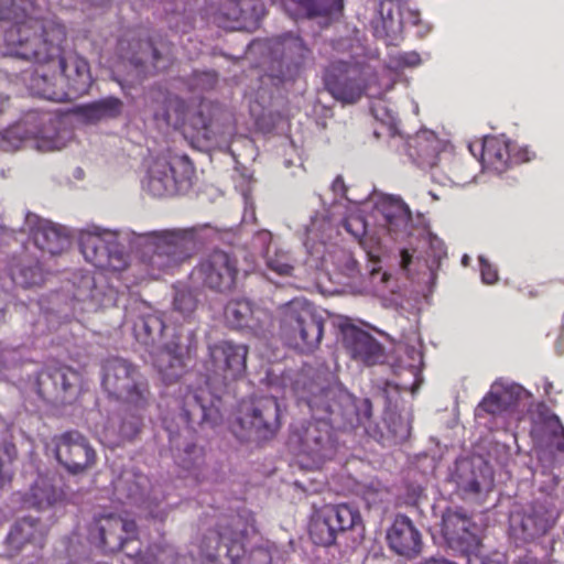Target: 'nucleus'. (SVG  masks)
I'll return each instance as SVG.
<instances>
[{
  "instance_id": "1",
  "label": "nucleus",
  "mask_w": 564,
  "mask_h": 564,
  "mask_svg": "<svg viewBox=\"0 0 564 564\" xmlns=\"http://www.w3.org/2000/svg\"><path fill=\"white\" fill-rule=\"evenodd\" d=\"M293 392L305 403L316 422H311L296 435L299 453L307 456L315 467L335 454L330 427L352 431L370 420L369 400H356L338 384H330L321 376L300 373L293 382Z\"/></svg>"
},
{
  "instance_id": "2",
  "label": "nucleus",
  "mask_w": 564,
  "mask_h": 564,
  "mask_svg": "<svg viewBox=\"0 0 564 564\" xmlns=\"http://www.w3.org/2000/svg\"><path fill=\"white\" fill-rule=\"evenodd\" d=\"M30 0H0V20H14L4 33L8 54L40 65H48L59 82L65 80L68 98L88 93L93 78L85 58L72 54L62 56L65 28L54 21H40L26 17Z\"/></svg>"
},
{
  "instance_id": "3",
  "label": "nucleus",
  "mask_w": 564,
  "mask_h": 564,
  "mask_svg": "<svg viewBox=\"0 0 564 564\" xmlns=\"http://www.w3.org/2000/svg\"><path fill=\"white\" fill-rule=\"evenodd\" d=\"M133 251L150 276L158 279L187 261L196 251L195 232L192 229H164L128 234Z\"/></svg>"
},
{
  "instance_id": "4",
  "label": "nucleus",
  "mask_w": 564,
  "mask_h": 564,
  "mask_svg": "<svg viewBox=\"0 0 564 564\" xmlns=\"http://www.w3.org/2000/svg\"><path fill=\"white\" fill-rule=\"evenodd\" d=\"M72 133L63 121L48 112H30L24 119L8 129L0 139V149L14 151L30 142L39 151L61 150L70 140Z\"/></svg>"
},
{
  "instance_id": "5",
  "label": "nucleus",
  "mask_w": 564,
  "mask_h": 564,
  "mask_svg": "<svg viewBox=\"0 0 564 564\" xmlns=\"http://www.w3.org/2000/svg\"><path fill=\"white\" fill-rule=\"evenodd\" d=\"M281 336L295 348L311 352L323 338L324 322L304 297H295L276 308Z\"/></svg>"
},
{
  "instance_id": "6",
  "label": "nucleus",
  "mask_w": 564,
  "mask_h": 564,
  "mask_svg": "<svg viewBox=\"0 0 564 564\" xmlns=\"http://www.w3.org/2000/svg\"><path fill=\"white\" fill-rule=\"evenodd\" d=\"M131 230L112 231L94 228L82 230L78 236L80 251L87 262L96 268L122 271L129 264L127 247L133 251L132 239H124Z\"/></svg>"
},
{
  "instance_id": "7",
  "label": "nucleus",
  "mask_w": 564,
  "mask_h": 564,
  "mask_svg": "<svg viewBox=\"0 0 564 564\" xmlns=\"http://www.w3.org/2000/svg\"><path fill=\"white\" fill-rule=\"evenodd\" d=\"M195 170L187 155L169 153L154 159L142 182L153 197H170L186 193L193 185Z\"/></svg>"
},
{
  "instance_id": "8",
  "label": "nucleus",
  "mask_w": 564,
  "mask_h": 564,
  "mask_svg": "<svg viewBox=\"0 0 564 564\" xmlns=\"http://www.w3.org/2000/svg\"><path fill=\"white\" fill-rule=\"evenodd\" d=\"M250 50L265 54L271 63V76L282 79L295 78L312 61L311 50L292 33L253 42Z\"/></svg>"
},
{
  "instance_id": "9",
  "label": "nucleus",
  "mask_w": 564,
  "mask_h": 564,
  "mask_svg": "<svg viewBox=\"0 0 564 564\" xmlns=\"http://www.w3.org/2000/svg\"><path fill=\"white\" fill-rule=\"evenodd\" d=\"M101 383L110 397L135 409H144L150 402L147 379L139 368L127 359H108L102 366Z\"/></svg>"
},
{
  "instance_id": "10",
  "label": "nucleus",
  "mask_w": 564,
  "mask_h": 564,
  "mask_svg": "<svg viewBox=\"0 0 564 564\" xmlns=\"http://www.w3.org/2000/svg\"><path fill=\"white\" fill-rule=\"evenodd\" d=\"M247 354L248 349L245 345L227 340L209 346L208 358L204 362L206 384L220 390L229 381L242 376Z\"/></svg>"
},
{
  "instance_id": "11",
  "label": "nucleus",
  "mask_w": 564,
  "mask_h": 564,
  "mask_svg": "<svg viewBox=\"0 0 564 564\" xmlns=\"http://www.w3.org/2000/svg\"><path fill=\"white\" fill-rule=\"evenodd\" d=\"M237 423L243 434L242 437L268 440L272 437L280 426V405L273 397H260L241 402Z\"/></svg>"
},
{
  "instance_id": "12",
  "label": "nucleus",
  "mask_w": 564,
  "mask_h": 564,
  "mask_svg": "<svg viewBox=\"0 0 564 564\" xmlns=\"http://www.w3.org/2000/svg\"><path fill=\"white\" fill-rule=\"evenodd\" d=\"M73 297L82 304L80 310L95 312L101 307H109L117 302V292L107 284L105 276L87 271H78L73 274Z\"/></svg>"
},
{
  "instance_id": "13",
  "label": "nucleus",
  "mask_w": 564,
  "mask_h": 564,
  "mask_svg": "<svg viewBox=\"0 0 564 564\" xmlns=\"http://www.w3.org/2000/svg\"><path fill=\"white\" fill-rule=\"evenodd\" d=\"M220 398L208 389L198 388L187 391L182 401L181 417L191 429L195 426H215L221 422Z\"/></svg>"
},
{
  "instance_id": "14",
  "label": "nucleus",
  "mask_w": 564,
  "mask_h": 564,
  "mask_svg": "<svg viewBox=\"0 0 564 564\" xmlns=\"http://www.w3.org/2000/svg\"><path fill=\"white\" fill-rule=\"evenodd\" d=\"M56 459L70 474H82L96 463V452L79 432H66L55 441Z\"/></svg>"
},
{
  "instance_id": "15",
  "label": "nucleus",
  "mask_w": 564,
  "mask_h": 564,
  "mask_svg": "<svg viewBox=\"0 0 564 564\" xmlns=\"http://www.w3.org/2000/svg\"><path fill=\"white\" fill-rule=\"evenodd\" d=\"M236 273V262L221 250H214L205 256L193 272L205 286L218 292H226L232 288Z\"/></svg>"
},
{
  "instance_id": "16",
  "label": "nucleus",
  "mask_w": 564,
  "mask_h": 564,
  "mask_svg": "<svg viewBox=\"0 0 564 564\" xmlns=\"http://www.w3.org/2000/svg\"><path fill=\"white\" fill-rule=\"evenodd\" d=\"M325 86L335 99L346 104L356 102L365 88L361 69L356 65L336 62L326 70Z\"/></svg>"
},
{
  "instance_id": "17",
  "label": "nucleus",
  "mask_w": 564,
  "mask_h": 564,
  "mask_svg": "<svg viewBox=\"0 0 564 564\" xmlns=\"http://www.w3.org/2000/svg\"><path fill=\"white\" fill-rule=\"evenodd\" d=\"M25 231L33 240L34 246L43 253L57 256L70 247V238L67 229L35 214L25 217Z\"/></svg>"
},
{
  "instance_id": "18",
  "label": "nucleus",
  "mask_w": 564,
  "mask_h": 564,
  "mask_svg": "<svg viewBox=\"0 0 564 564\" xmlns=\"http://www.w3.org/2000/svg\"><path fill=\"white\" fill-rule=\"evenodd\" d=\"M442 533L451 547L464 553L475 552L480 544L476 525L460 509H447L443 513Z\"/></svg>"
},
{
  "instance_id": "19",
  "label": "nucleus",
  "mask_w": 564,
  "mask_h": 564,
  "mask_svg": "<svg viewBox=\"0 0 564 564\" xmlns=\"http://www.w3.org/2000/svg\"><path fill=\"white\" fill-rule=\"evenodd\" d=\"M194 346L192 330L184 336L182 333L175 336V340L164 344L155 357V366L162 378L167 383L178 380L185 371V358Z\"/></svg>"
},
{
  "instance_id": "20",
  "label": "nucleus",
  "mask_w": 564,
  "mask_h": 564,
  "mask_svg": "<svg viewBox=\"0 0 564 564\" xmlns=\"http://www.w3.org/2000/svg\"><path fill=\"white\" fill-rule=\"evenodd\" d=\"M252 245L260 252L265 268L270 272L282 278L294 275L299 262L297 259L290 250L275 243L270 231L261 230L257 232Z\"/></svg>"
},
{
  "instance_id": "21",
  "label": "nucleus",
  "mask_w": 564,
  "mask_h": 564,
  "mask_svg": "<svg viewBox=\"0 0 564 564\" xmlns=\"http://www.w3.org/2000/svg\"><path fill=\"white\" fill-rule=\"evenodd\" d=\"M531 433L541 443L556 451V459L564 462V427L558 417L550 409L539 403L531 413Z\"/></svg>"
},
{
  "instance_id": "22",
  "label": "nucleus",
  "mask_w": 564,
  "mask_h": 564,
  "mask_svg": "<svg viewBox=\"0 0 564 564\" xmlns=\"http://www.w3.org/2000/svg\"><path fill=\"white\" fill-rule=\"evenodd\" d=\"M343 344L351 358L366 366L383 360V348L369 333L352 326L343 327Z\"/></svg>"
},
{
  "instance_id": "23",
  "label": "nucleus",
  "mask_w": 564,
  "mask_h": 564,
  "mask_svg": "<svg viewBox=\"0 0 564 564\" xmlns=\"http://www.w3.org/2000/svg\"><path fill=\"white\" fill-rule=\"evenodd\" d=\"M457 489L466 495H476L491 484L489 466L480 458H462L451 475Z\"/></svg>"
},
{
  "instance_id": "24",
  "label": "nucleus",
  "mask_w": 564,
  "mask_h": 564,
  "mask_svg": "<svg viewBox=\"0 0 564 564\" xmlns=\"http://www.w3.org/2000/svg\"><path fill=\"white\" fill-rule=\"evenodd\" d=\"M554 512L543 505H534L523 513L510 518V527L516 536L523 541L532 540L547 532L554 523Z\"/></svg>"
},
{
  "instance_id": "25",
  "label": "nucleus",
  "mask_w": 564,
  "mask_h": 564,
  "mask_svg": "<svg viewBox=\"0 0 564 564\" xmlns=\"http://www.w3.org/2000/svg\"><path fill=\"white\" fill-rule=\"evenodd\" d=\"M383 218V226L394 239H404L411 235L412 218L408 205L399 197L384 195L377 204Z\"/></svg>"
},
{
  "instance_id": "26",
  "label": "nucleus",
  "mask_w": 564,
  "mask_h": 564,
  "mask_svg": "<svg viewBox=\"0 0 564 564\" xmlns=\"http://www.w3.org/2000/svg\"><path fill=\"white\" fill-rule=\"evenodd\" d=\"M390 547L398 554L412 556L421 550V534L405 516H398L388 531Z\"/></svg>"
},
{
  "instance_id": "27",
  "label": "nucleus",
  "mask_w": 564,
  "mask_h": 564,
  "mask_svg": "<svg viewBox=\"0 0 564 564\" xmlns=\"http://www.w3.org/2000/svg\"><path fill=\"white\" fill-rule=\"evenodd\" d=\"M284 10L294 19L322 18L325 24L337 17L343 9V0H282Z\"/></svg>"
},
{
  "instance_id": "28",
  "label": "nucleus",
  "mask_w": 564,
  "mask_h": 564,
  "mask_svg": "<svg viewBox=\"0 0 564 564\" xmlns=\"http://www.w3.org/2000/svg\"><path fill=\"white\" fill-rule=\"evenodd\" d=\"M99 532L104 546L113 552L121 550L124 543L135 536L137 527L132 520L109 514L101 519Z\"/></svg>"
},
{
  "instance_id": "29",
  "label": "nucleus",
  "mask_w": 564,
  "mask_h": 564,
  "mask_svg": "<svg viewBox=\"0 0 564 564\" xmlns=\"http://www.w3.org/2000/svg\"><path fill=\"white\" fill-rule=\"evenodd\" d=\"M59 484L61 479L55 475H40L30 488L25 502L39 510L55 506L64 498Z\"/></svg>"
},
{
  "instance_id": "30",
  "label": "nucleus",
  "mask_w": 564,
  "mask_h": 564,
  "mask_svg": "<svg viewBox=\"0 0 564 564\" xmlns=\"http://www.w3.org/2000/svg\"><path fill=\"white\" fill-rule=\"evenodd\" d=\"M160 53L150 40L138 41L133 44V52L129 63L133 68L131 82H140L153 69L161 68Z\"/></svg>"
},
{
  "instance_id": "31",
  "label": "nucleus",
  "mask_w": 564,
  "mask_h": 564,
  "mask_svg": "<svg viewBox=\"0 0 564 564\" xmlns=\"http://www.w3.org/2000/svg\"><path fill=\"white\" fill-rule=\"evenodd\" d=\"M481 162L484 166L497 173H502L508 167L511 156L509 141L503 137H486L480 144Z\"/></svg>"
},
{
  "instance_id": "32",
  "label": "nucleus",
  "mask_w": 564,
  "mask_h": 564,
  "mask_svg": "<svg viewBox=\"0 0 564 564\" xmlns=\"http://www.w3.org/2000/svg\"><path fill=\"white\" fill-rule=\"evenodd\" d=\"M10 275L13 283L23 289L39 286L44 282V273L39 265V260L28 254L13 260Z\"/></svg>"
},
{
  "instance_id": "33",
  "label": "nucleus",
  "mask_w": 564,
  "mask_h": 564,
  "mask_svg": "<svg viewBox=\"0 0 564 564\" xmlns=\"http://www.w3.org/2000/svg\"><path fill=\"white\" fill-rule=\"evenodd\" d=\"M164 323L160 315L147 313L140 315L133 323V335L135 339L145 347L155 348L161 346Z\"/></svg>"
},
{
  "instance_id": "34",
  "label": "nucleus",
  "mask_w": 564,
  "mask_h": 564,
  "mask_svg": "<svg viewBox=\"0 0 564 564\" xmlns=\"http://www.w3.org/2000/svg\"><path fill=\"white\" fill-rule=\"evenodd\" d=\"M80 377L77 371L69 367H59L41 373L39 378L40 392H47V384L51 383L56 392L75 393L79 386Z\"/></svg>"
},
{
  "instance_id": "35",
  "label": "nucleus",
  "mask_w": 564,
  "mask_h": 564,
  "mask_svg": "<svg viewBox=\"0 0 564 564\" xmlns=\"http://www.w3.org/2000/svg\"><path fill=\"white\" fill-rule=\"evenodd\" d=\"M181 129L185 137L197 140H212L214 132L212 129L209 106L202 104L198 108L189 110L185 118V124L181 127Z\"/></svg>"
},
{
  "instance_id": "36",
  "label": "nucleus",
  "mask_w": 564,
  "mask_h": 564,
  "mask_svg": "<svg viewBox=\"0 0 564 564\" xmlns=\"http://www.w3.org/2000/svg\"><path fill=\"white\" fill-rule=\"evenodd\" d=\"M122 101L116 97H106L100 100L78 106L76 112L87 122H97L102 119L120 115Z\"/></svg>"
},
{
  "instance_id": "37",
  "label": "nucleus",
  "mask_w": 564,
  "mask_h": 564,
  "mask_svg": "<svg viewBox=\"0 0 564 564\" xmlns=\"http://www.w3.org/2000/svg\"><path fill=\"white\" fill-rule=\"evenodd\" d=\"M44 531L39 527L37 521L31 518H24L15 522L8 535L9 544L21 550L25 543L42 545Z\"/></svg>"
},
{
  "instance_id": "38",
  "label": "nucleus",
  "mask_w": 564,
  "mask_h": 564,
  "mask_svg": "<svg viewBox=\"0 0 564 564\" xmlns=\"http://www.w3.org/2000/svg\"><path fill=\"white\" fill-rule=\"evenodd\" d=\"M422 251L417 257L424 261L425 267L429 269L431 276L434 278L441 264V261L446 257V248L444 242L431 231H424L422 236Z\"/></svg>"
},
{
  "instance_id": "39",
  "label": "nucleus",
  "mask_w": 564,
  "mask_h": 564,
  "mask_svg": "<svg viewBox=\"0 0 564 564\" xmlns=\"http://www.w3.org/2000/svg\"><path fill=\"white\" fill-rule=\"evenodd\" d=\"M416 154L423 164L431 167L437 165V158L444 150V142L433 131L422 130L414 138Z\"/></svg>"
},
{
  "instance_id": "40",
  "label": "nucleus",
  "mask_w": 564,
  "mask_h": 564,
  "mask_svg": "<svg viewBox=\"0 0 564 564\" xmlns=\"http://www.w3.org/2000/svg\"><path fill=\"white\" fill-rule=\"evenodd\" d=\"M58 80L59 78H53L46 73H40L36 70L30 79V89L33 94L45 99L64 101L65 99H68V94L63 88L57 87Z\"/></svg>"
},
{
  "instance_id": "41",
  "label": "nucleus",
  "mask_w": 564,
  "mask_h": 564,
  "mask_svg": "<svg viewBox=\"0 0 564 564\" xmlns=\"http://www.w3.org/2000/svg\"><path fill=\"white\" fill-rule=\"evenodd\" d=\"M163 101L164 107L154 110L155 118L163 120L167 126L181 129L185 124V118L189 112L184 100L176 96H169L163 97Z\"/></svg>"
},
{
  "instance_id": "42",
  "label": "nucleus",
  "mask_w": 564,
  "mask_h": 564,
  "mask_svg": "<svg viewBox=\"0 0 564 564\" xmlns=\"http://www.w3.org/2000/svg\"><path fill=\"white\" fill-rule=\"evenodd\" d=\"M253 316V306L246 299H235L227 303L225 307V318L227 323L235 328H249Z\"/></svg>"
},
{
  "instance_id": "43",
  "label": "nucleus",
  "mask_w": 564,
  "mask_h": 564,
  "mask_svg": "<svg viewBox=\"0 0 564 564\" xmlns=\"http://www.w3.org/2000/svg\"><path fill=\"white\" fill-rule=\"evenodd\" d=\"M337 530L334 524L328 521L325 512L313 519L310 527V535L315 544L330 545L335 542Z\"/></svg>"
},
{
  "instance_id": "44",
  "label": "nucleus",
  "mask_w": 564,
  "mask_h": 564,
  "mask_svg": "<svg viewBox=\"0 0 564 564\" xmlns=\"http://www.w3.org/2000/svg\"><path fill=\"white\" fill-rule=\"evenodd\" d=\"M324 512L328 517V521L334 524L337 532L354 528L359 520V514L347 505L329 507Z\"/></svg>"
},
{
  "instance_id": "45",
  "label": "nucleus",
  "mask_w": 564,
  "mask_h": 564,
  "mask_svg": "<svg viewBox=\"0 0 564 564\" xmlns=\"http://www.w3.org/2000/svg\"><path fill=\"white\" fill-rule=\"evenodd\" d=\"M491 389L496 390L497 397L500 399L506 411L530 397V393L519 384L503 386L495 382Z\"/></svg>"
},
{
  "instance_id": "46",
  "label": "nucleus",
  "mask_w": 564,
  "mask_h": 564,
  "mask_svg": "<svg viewBox=\"0 0 564 564\" xmlns=\"http://www.w3.org/2000/svg\"><path fill=\"white\" fill-rule=\"evenodd\" d=\"M198 300L194 292L185 286L175 288L173 301L174 311L180 313L185 319L189 318L196 311Z\"/></svg>"
},
{
  "instance_id": "47",
  "label": "nucleus",
  "mask_w": 564,
  "mask_h": 564,
  "mask_svg": "<svg viewBox=\"0 0 564 564\" xmlns=\"http://www.w3.org/2000/svg\"><path fill=\"white\" fill-rule=\"evenodd\" d=\"M240 19L246 28L257 26L260 19L265 14V7L261 0H238Z\"/></svg>"
},
{
  "instance_id": "48",
  "label": "nucleus",
  "mask_w": 564,
  "mask_h": 564,
  "mask_svg": "<svg viewBox=\"0 0 564 564\" xmlns=\"http://www.w3.org/2000/svg\"><path fill=\"white\" fill-rule=\"evenodd\" d=\"M243 546L238 540H229L228 538L220 534V542L217 547L216 554H209L214 557H228L231 563H235L243 555Z\"/></svg>"
},
{
  "instance_id": "49",
  "label": "nucleus",
  "mask_w": 564,
  "mask_h": 564,
  "mask_svg": "<svg viewBox=\"0 0 564 564\" xmlns=\"http://www.w3.org/2000/svg\"><path fill=\"white\" fill-rule=\"evenodd\" d=\"M330 229V223L325 215L316 214L311 218L310 224L305 230L310 239L318 240L324 242L328 237V230Z\"/></svg>"
},
{
  "instance_id": "50",
  "label": "nucleus",
  "mask_w": 564,
  "mask_h": 564,
  "mask_svg": "<svg viewBox=\"0 0 564 564\" xmlns=\"http://www.w3.org/2000/svg\"><path fill=\"white\" fill-rule=\"evenodd\" d=\"M15 456V446L7 440H0V486L9 478L7 466Z\"/></svg>"
},
{
  "instance_id": "51",
  "label": "nucleus",
  "mask_w": 564,
  "mask_h": 564,
  "mask_svg": "<svg viewBox=\"0 0 564 564\" xmlns=\"http://www.w3.org/2000/svg\"><path fill=\"white\" fill-rule=\"evenodd\" d=\"M23 358L21 349L10 346H0V370L18 366Z\"/></svg>"
},
{
  "instance_id": "52",
  "label": "nucleus",
  "mask_w": 564,
  "mask_h": 564,
  "mask_svg": "<svg viewBox=\"0 0 564 564\" xmlns=\"http://www.w3.org/2000/svg\"><path fill=\"white\" fill-rule=\"evenodd\" d=\"M506 411L505 406L501 404L500 399L497 397L496 390H490L488 395L481 401L476 410V415L481 416V412H486L489 414H498Z\"/></svg>"
},
{
  "instance_id": "53",
  "label": "nucleus",
  "mask_w": 564,
  "mask_h": 564,
  "mask_svg": "<svg viewBox=\"0 0 564 564\" xmlns=\"http://www.w3.org/2000/svg\"><path fill=\"white\" fill-rule=\"evenodd\" d=\"M387 495L380 482L371 481L362 487V496L368 505H375L383 500Z\"/></svg>"
},
{
  "instance_id": "54",
  "label": "nucleus",
  "mask_w": 564,
  "mask_h": 564,
  "mask_svg": "<svg viewBox=\"0 0 564 564\" xmlns=\"http://www.w3.org/2000/svg\"><path fill=\"white\" fill-rule=\"evenodd\" d=\"M249 328L253 330H268L272 324L271 315L268 311L253 307V316Z\"/></svg>"
},
{
  "instance_id": "55",
  "label": "nucleus",
  "mask_w": 564,
  "mask_h": 564,
  "mask_svg": "<svg viewBox=\"0 0 564 564\" xmlns=\"http://www.w3.org/2000/svg\"><path fill=\"white\" fill-rule=\"evenodd\" d=\"M202 451L195 444H187L184 447V457L180 458V464L188 469L194 466L197 460L200 458Z\"/></svg>"
},
{
  "instance_id": "56",
  "label": "nucleus",
  "mask_w": 564,
  "mask_h": 564,
  "mask_svg": "<svg viewBox=\"0 0 564 564\" xmlns=\"http://www.w3.org/2000/svg\"><path fill=\"white\" fill-rule=\"evenodd\" d=\"M480 262V274L484 283L492 284L498 280L497 270L485 259V257H479Z\"/></svg>"
},
{
  "instance_id": "57",
  "label": "nucleus",
  "mask_w": 564,
  "mask_h": 564,
  "mask_svg": "<svg viewBox=\"0 0 564 564\" xmlns=\"http://www.w3.org/2000/svg\"><path fill=\"white\" fill-rule=\"evenodd\" d=\"M345 228L356 238L361 237L366 232V224L360 217L348 218L345 223Z\"/></svg>"
},
{
  "instance_id": "58",
  "label": "nucleus",
  "mask_w": 564,
  "mask_h": 564,
  "mask_svg": "<svg viewBox=\"0 0 564 564\" xmlns=\"http://www.w3.org/2000/svg\"><path fill=\"white\" fill-rule=\"evenodd\" d=\"M399 65L414 67L421 64V57L416 52H406L398 57Z\"/></svg>"
},
{
  "instance_id": "59",
  "label": "nucleus",
  "mask_w": 564,
  "mask_h": 564,
  "mask_svg": "<svg viewBox=\"0 0 564 564\" xmlns=\"http://www.w3.org/2000/svg\"><path fill=\"white\" fill-rule=\"evenodd\" d=\"M413 254L409 252V250L403 249L401 251V268L405 271L410 270V264L412 263Z\"/></svg>"
},
{
  "instance_id": "60",
  "label": "nucleus",
  "mask_w": 564,
  "mask_h": 564,
  "mask_svg": "<svg viewBox=\"0 0 564 564\" xmlns=\"http://www.w3.org/2000/svg\"><path fill=\"white\" fill-rule=\"evenodd\" d=\"M147 509H149V513L152 518L155 519H163L165 517V511L163 509H160L158 505H155V509L152 508L151 502L147 505Z\"/></svg>"
},
{
  "instance_id": "61",
  "label": "nucleus",
  "mask_w": 564,
  "mask_h": 564,
  "mask_svg": "<svg viewBox=\"0 0 564 564\" xmlns=\"http://www.w3.org/2000/svg\"><path fill=\"white\" fill-rule=\"evenodd\" d=\"M138 432V425L134 423L129 430L124 426L121 429V433L124 437H131Z\"/></svg>"
},
{
  "instance_id": "62",
  "label": "nucleus",
  "mask_w": 564,
  "mask_h": 564,
  "mask_svg": "<svg viewBox=\"0 0 564 564\" xmlns=\"http://www.w3.org/2000/svg\"><path fill=\"white\" fill-rule=\"evenodd\" d=\"M357 262L350 258L347 259L348 274L351 275L356 271Z\"/></svg>"
},
{
  "instance_id": "63",
  "label": "nucleus",
  "mask_w": 564,
  "mask_h": 564,
  "mask_svg": "<svg viewBox=\"0 0 564 564\" xmlns=\"http://www.w3.org/2000/svg\"><path fill=\"white\" fill-rule=\"evenodd\" d=\"M454 183L456 184H464L466 183L467 181L464 180L463 177H459L456 173H453V176L451 178Z\"/></svg>"
},
{
  "instance_id": "64",
  "label": "nucleus",
  "mask_w": 564,
  "mask_h": 564,
  "mask_svg": "<svg viewBox=\"0 0 564 564\" xmlns=\"http://www.w3.org/2000/svg\"><path fill=\"white\" fill-rule=\"evenodd\" d=\"M425 564H453V563L445 561V560L432 558V560L427 561Z\"/></svg>"
}]
</instances>
